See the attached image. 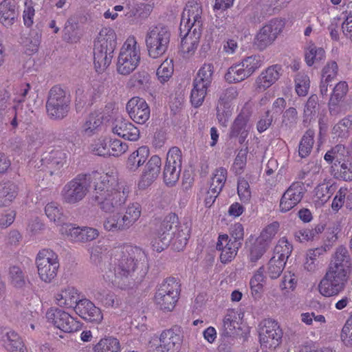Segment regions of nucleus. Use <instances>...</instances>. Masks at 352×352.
<instances>
[{"mask_svg": "<svg viewBox=\"0 0 352 352\" xmlns=\"http://www.w3.org/2000/svg\"><path fill=\"white\" fill-rule=\"evenodd\" d=\"M116 252L111 283L121 289H133L142 282L148 272L146 254L131 245L120 247Z\"/></svg>", "mask_w": 352, "mask_h": 352, "instance_id": "f257e3e1", "label": "nucleus"}, {"mask_svg": "<svg viewBox=\"0 0 352 352\" xmlns=\"http://www.w3.org/2000/svg\"><path fill=\"white\" fill-rule=\"evenodd\" d=\"M129 192L130 188L127 185L118 183L107 175H99L98 180L94 184L92 199L103 212H113L125 204Z\"/></svg>", "mask_w": 352, "mask_h": 352, "instance_id": "f03ea898", "label": "nucleus"}, {"mask_svg": "<svg viewBox=\"0 0 352 352\" xmlns=\"http://www.w3.org/2000/svg\"><path fill=\"white\" fill-rule=\"evenodd\" d=\"M98 173L79 174L68 182L60 191L63 204L76 206L82 201L98 180Z\"/></svg>", "mask_w": 352, "mask_h": 352, "instance_id": "7ed1b4c3", "label": "nucleus"}, {"mask_svg": "<svg viewBox=\"0 0 352 352\" xmlns=\"http://www.w3.org/2000/svg\"><path fill=\"white\" fill-rule=\"evenodd\" d=\"M116 45L114 30L110 28H102L94 41V61L97 72L102 73L110 65Z\"/></svg>", "mask_w": 352, "mask_h": 352, "instance_id": "20e7f679", "label": "nucleus"}, {"mask_svg": "<svg viewBox=\"0 0 352 352\" xmlns=\"http://www.w3.org/2000/svg\"><path fill=\"white\" fill-rule=\"evenodd\" d=\"M70 103V94L60 87L54 86L48 93L46 102L47 116L52 120H63L69 111Z\"/></svg>", "mask_w": 352, "mask_h": 352, "instance_id": "39448f33", "label": "nucleus"}, {"mask_svg": "<svg viewBox=\"0 0 352 352\" xmlns=\"http://www.w3.org/2000/svg\"><path fill=\"white\" fill-rule=\"evenodd\" d=\"M214 72V65L211 63H205L199 69L190 93V102L194 107L197 108L203 104L213 80Z\"/></svg>", "mask_w": 352, "mask_h": 352, "instance_id": "423d86ee", "label": "nucleus"}, {"mask_svg": "<svg viewBox=\"0 0 352 352\" xmlns=\"http://www.w3.org/2000/svg\"><path fill=\"white\" fill-rule=\"evenodd\" d=\"M140 60V47L135 37H129L120 50L117 63V71L122 75H129L138 67Z\"/></svg>", "mask_w": 352, "mask_h": 352, "instance_id": "0eeeda50", "label": "nucleus"}, {"mask_svg": "<svg viewBox=\"0 0 352 352\" xmlns=\"http://www.w3.org/2000/svg\"><path fill=\"white\" fill-rule=\"evenodd\" d=\"M170 40V32L166 26L158 25L147 33L146 45L148 55L157 58L167 51Z\"/></svg>", "mask_w": 352, "mask_h": 352, "instance_id": "6e6552de", "label": "nucleus"}, {"mask_svg": "<svg viewBox=\"0 0 352 352\" xmlns=\"http://www.w3.org/2000/svg\"><path fill=\"white\" fill-rule=\"evenodd\" d=\"M37 272L41 280L45 283H51L57 276L59 269L58 255L52 250L43 249L36 258Z\"/></svg>", "mask_w": 352, "mask_h": 352, "instance_id": "1a4fd4ad", "label": "nucleus"}, {"mask_svg": "<svg viewBox=\"0 0 352 352\" xmlns=\"http://www.w3.org/2000/svg\"><path fill=\"white\" fill-rule=\"evenodd\" d=\"M285 27L284 22L279 19H273L266 23L255 35L254 45L260 51L272 45Z\"/></svg>", "mask_w": 352, "mask_h": 352, "instance_id": "9d476101", "label": "nucleus"}, {"mask_svg": "<svg viewBox=\"0 0 352 352\" xmlns=\"http://www.w3.org/2000/svg\"><path fill=\"white\" fill-rule=\"evenodd\" d=\"M177 217L175 214L167 216L160 224L155 236L151 241L154 250L160 252L168 246L175 230L177 228Z\"/></svg>", "mask_w": 352, "mask_h": 352, "instance_id": "9b49d317", "label": "nucleus"}, {"mask_svg": "<svg viewBox=\"0 0 352 352\" xmlns=\"http://www.w3.org/2000/svg\"><path fill=\"white\" fill-rule=\"evenodd\" d=\"M181 150L176 146L170 148L163 170V179L168 186H173L178 182L182 170Z\"/></svg>", "mask_w": 352, "mask_h": 352, "instance_id": "f8f14e48", "label": "nucleus"}, {"mask_svg": "<svg viewBox=\"0 0 352 352\" xmlns=\"http://www.w3.org/2000/svg\"><path fill=\"white\" fill-rule=\"evenodd\" d=\"M282 336L283 331L277 322L272 319H265L261 322L259 338L263 348L276 349L280 344Z\"/></svg>", "mask_w": 352, "mask_h": 352, "instance_id": "ddd939ff", "label": "nucleus"}, {"mask_svg": "<svg viewBox=\"0 0 352 352\" xmlns=\"http://www.w3.org/2000/svg\"><path fill=\"white\" fill-rule=\"evenodd\" d=\"M47 321L65 333L78 331L81 328L79 321L76 320L68 313L58 308H50L46 312Z\"/></svg>", "mask_w": 352, "mask_h": 352, "instance_id": "4468645a", "label": "nucleus"}, {"mask_svg": "<svg viewBox=\"0 0 352 352\" xmlns=\"http://www.w3.org/2000/svg\"><path fill=\"white\" fill-rule=\"evenodd\" d=\"M202 8L197 3L186 4L182 15L179 31L180 36L184 32L190 29V31L201 32L202 27Z\"/></svg>", "mask_w": 352, "mask_h": 352, "instance_id": "2eb2a0df", "label": "nucleus"}, {"mask_svg": "<svg viewBox=\"0 0 352 352\" xmlns=\"http://www.w3.org/2000/svg\"><path fill=\"white\" fill-rule=\"evenodd\" d=\"M305 187L301 182L293 183L284 192L280 201V210L286 212L294 208L302 200Z\"/></svg>", "mask_w": 352, "mask_h": 352, "instance_id": "dca6fc26", "label": "nucleus"}, {"mask_svg": "<svg viewBox=\"0 0 352 352\" xmlns=\"http://www.w3.org/2000/svg\"><path fill=\"white\" fill-rule=\"evenodd\" d=\"M126 109L129 117L138 124L145 123L150 117V108L144 99L133 97L126 105Z\"/></svg>", "mask_w": 352, "mask_h": 352, "instance_id": "f3484780", "label": "nucleus"}, {"mask_svg": "<svg viewBox=\"0 0 352 352\" xmlns=\"http://www.w3.org/2000/svg\"><path fill=\"white\" fill-rule=\"evenodd\" d=\"M161 165L162 161L159 156L153 155L150 158L139 181L140 189H146L153 183L160 174Z\"/></svg>", "mask_w": 352, "mask_h": 352, "instance_id": "a211bd4d", "label": "nucleus"}, {"mask_svg": "<svg viewBox=\"0 0 352 352\" xmlns=\"http://www.w3.org/2000/svg\"><path fill=\"white\" fill-rule=\"evenodd\" d=\"M76 313L82 319L99 323L102 320L101 310L88 299H82L74 307Z\"/></svg>", "mask_w": 352, "mask_h": 352, "instance_id": "6ab92c4d", "label": "nucleus"}, {"mask_svg": "<svg viewBox=\"0 0 352 352\" xmlns=\"http://www.w3.org/2000/svg\"><path fill=\"white\" fill-rule=\"evenodd\" d=\"M241 243L232 241L227 234L219 235L217 243V249L221 251L220 259L223 263L231 261L236 255Z\"/></svg>", "mask_w": 352, "mask_h": 352, "instance_id": "aec40b11", "label": "nucleus"}, {"mask_svg": "<svg viewBox=\"0 0 352 352\" xmlns=\"http://www.w3.org/2000/svg\"><path fill=\"white\" fill-rule=\"evenodd\" d=\"M282 67L279 65L268 67L263 71L256 80V89L258 91H264L274 84L280 78Z\"/></svg>", "mask_w": 352, "mask_h": 352, "instance_id": "412c9836", "label": "nucleus"}, {"mask_svg": "<svg viewBox=\"0 0 352 352\" xmlns=\"http://www.w3.org/2000/svg\"><path fill=\"white\" fill-rule=\"evenodd\" d=\"M67 153L65 151L56 148L44 154L42 161L49 169L50 175H54L66 164Z\"/></svg>", "mask_w": 352, "mask_h": 352, "instance_id": "4be33fe9", "label": "nucleus"}, {"mask_svg": "<svg viewBox=\"0 0 352 352\" xmlns=\"http://www.w3.org/2000/svg\"><path fill=\"white\" fill-rule=\"evenodd\" d=\"M113 133L130 141L139 139L140 131L131 122L123 118H117L112 129Z\"/></svg>", "mask_w": 352, "mask_h": 352, "instance_id": "5701e85b", "label": "nucleus"}, {"mask_svg": "<svg viewBox=\"0 0 352 352\" xmlns=\"http://www.w3.org/2000/svg\"><path fill=\"white\" fill-rule=\"evenodd\" d=\"M160 346L157 351L162 352H177L180 348L182 338L173 329L164 331L160 338Z\"/></svg>", "mask_w": 352, "mask_h": 352, "instance_id": "b1692460", "label": "nucleus"}, {"mask_svg": "<svg viewBox=\"0 0 352 352\" xmlns=\"http://www.w3.org/2000/svg\"><path fill=\"white\" fill-rule=\"evenodd\" d=\"M201 32L190 31V29L183 32L181 41V52L185 57L194 54L199 43Z\"/></svg>", "mask_w": 352, "mask_h": 352, "instance_id": "393cba45", "label": "nucleus"}, {"mask_svg": "<svg viewBox=\"0 0 352 352\" xmlns=\"http://www.w3.org/2000/svg\"><path fill=\"white\" fill-rule=\"evenodd\" d=\"M55 302L59 307H74L80 301L78 290L73 287H67L55 294Z\"/></svg>", "mask_w": 352, "mask_h": 352, "instance_id": "a878e982", "label": "nucleus"}, {"mask_svg": "<svg viewBox=\"0 0 352 352\" xmlns=\"http://www.w3.org/2000/svg\"><path fill=\"white\" fill-rule=\"evenodd\" d=\"M248 120L249 116L247 113L244 112L239 113L231 126L230 138H239V142L243 144L248 133Z\"/></svg>", "mask_w": 352, "mask_h": 352, "instance_id": "bb28decb", "label": "nucleus"}, {"mask_svg": "<svg viewBox=\"0 0 352 352\" xmlns=\"http://www.w3.org/2000/svg\"><path fill=\"white\" fill-rule=\"evenodd\" d=\"M19 15L14 0H3L0 3V22L6 27L11 26Z\"/></svg>", "mask_w": 352, "mask_h": 352, "instance_id": "cd10ccee", "label": "nucleus"}, {"mask_svg": "<svg viewBox=\"0 0 352 352\" xmlns=\"http://www.w3.org/2000/svg\"><path fill=\"white\" fill-rule=\"evenodd\" d=\"M1 342L8 351L28 352L22 338L14 331H9L3 333Z\"/></svg>", "mask_w": 352, "mask_h": 352, "instance_id": "c85d7f7f", "label": "nucleus"}, {"mask_svg": "<svg viewBox=\"0 0 352 352\" xmlns=\"http://www.w3.org/2000/svg\"><path fill=\"white\" fill-rule=\"evenodd\" d=\"M331 249V245L324 244L321 247L307 250L306 253L304 268L308 272H314L318 270V258L324 255Z\"/></svg>", "mask_w": 352, "mask_h": 352, "instance_id": "c756f323", "label": "nucleus"}, {"mask_svg": "<svg viewBox=\"0 0 352 352\" xmlns=\"http://www.w3.org/2000/svg\"><path fill=\"white\" fill-rule=\"evenodd\" d=\"M350 265L351 263L349 252L345 247L341 245L336 248L328 267L340 269V270L351 272Z\"/></svg>", "mask_w": 352, "mask_h": 352, "instance_id": "7c9ffc66", "label": "nucleus"}, {"mask_svg": "<svg viewBox=\"0 0 352 352\" xmlns=\"http://www.w3.org/2000/svg\"><path fill=\"white\" fill-rule=\"evenodd\" d=\"M350 157L346 147L342 144H338L326 153L324 159L331 166H338Z\"/></svg>", "mask_w": 352, "mask_h": 352, "instance_id": "2f4dec72", "label": "nucleus"}, {"mask_svg": "<svg viewBox=\"0 0 352 352\" xmlns=\"http://www.w3.org/2000/svg\"><path fill=\"white\" fill-rule=\"evenodd\" d=\"M149 153V148L147 146L139 147L129 156L126 168L131 171L137 170L147 160Z\"/></svg>", "mask_w": 352, "mask_h": 352, "instance_id": "473e14b6", "label": "nucleus"}, {"mask_svg": "<svg viewBox=\"0 0 352 352\" xmlns=\"http://www.w3.org/2000/svg\"><path fill=\"white\" fill-rule=\"evenodd\" d=\"M103 227L106 231L113 233L124 232L129 229L122 214L119 212L107 217L104 220Z\"/></svg>", "mask_w": 352, "mask_h": 352, "instance_id": "72a5a7b5", "label": "nucleus"}, {"mask_svg": "<svg viewBox=\"0 0 352 352\" xmlns=\"http://www.w3.org/2000/svg\"><path fill=\"white\" fill-rule=\"evenodd\" d=\"M180 284L175 278H168L164 280L158 287L155 295L171 296L173 298L179 299Z\"/></svg>", "mask_w": 352, "mask_h": 352, "instance_id": "f704fd0d", "label": "nucleus"}, {"mask_svg": "<svg viewBox=\"0 0 352 352\" xmlns=\"http://www.w3.org/2000/svg\"><path fill=\"white\" fill-rule=\"evenodd\" d=\"M18 194L17 186L11 182L0 184V206H8Z\"/></svg>", "mask_w": 352, "mask_h": 352, "instance_id": "c9c22d12", "label": "nucleus"}, {"mask_svg": "<svg viewBox=\"0 0 352 352\" xmlns=\"http://www.w3.org/2000/svg\"><path fill=\"white\" fill-rule=\"evenodd\" d=\"M103 116L101 113L93 112L89 114L82 125V132L85 135L91 136L97 133L102 124Z\"/></svg>", "mask_w": 352, "mask_h": 352, "instance_id": "e433bc0d", "label": "nucleus"}, {"mask_svg": "<svg viewBox=\"0 0 352 352\" xmlns=\"http://www.w3.org/2000/svg\"><path fill=\"white\" fill-rule=\"evenodd\" d=\"M331 173L336 179L346 182L352 181V157L338 166H331Z\"/></svg>", "mask_w": 352, "mask_h": 352, "instance_id": "4c0bfd02", "label": "nucleus"}, {"mask_svg": "<svg viewBox=\"0 0 352 352\" xmlns=\"http://www.w3.org/2000/svg\"><path fill=\"white\" fill-rule=\"evenodd\" d=\"M249 77L241 62L230 67L225 74V79L229 83L239 82Z\"/></svg>", "mask_w": 352, "mask_h": 352, "instance_id": "58836bf2", "label": "nucleus"}, {"mask_svg": "<svg viewBox=\"0 0 352 352\" xmlns=\"http://www.w3.org/2000/svg\"><path fill=\"white\" fill-rule=\"evenodd\" d=\"M318 291L324 297H332L338 296L344 289L324 276L318 284Z\"/></svg>", "mask_w": 352, "mask_h": 352, "instance_id": "ea45409f", "label": "nucleus"}, {"mask_svg": "<svg viewBox=\"0 0 352 352\" xmlns=\"http://www.w3.org/2000/svg\"><path fill=\"white\" fill-rule=\"evenodd\" d=\"M324 276L344 290L348 284L350 272L340 270V269L327 267Z\"/></svg>", "mask_w": 352, "mask_h": 352, "instance_id": "a19ab883", "label": "nucleus"}, {"mask_svg": "<svg viewBox=\"0 0 352 352\" xmlns=\"http://www.w3.org/2000/svg\"><path fill=\"white\" fill-rule=\"evenodd\" d=\"M348 90V85L345 81H341L334 87L329 102L330 111L334 109L339 102L344 98Z\"/></svg>", "mask_w": 352, "mask_h": 352, "instance_id": "79ce46f5", "label": "nucleus"}, {"mask_svg": "<svg viewBox=\"0 0 352 352\" xmlns=\"http://www.w3.org/2000/svg\"><path fill=\"white\" fill-rule=\"evenodd\" d=\"M120 342L114 338L101 339L92 349V352H118Z\"/></svg>", "mask_w": 352, "mask_h": 352, "instance_id": "37998d69", "label": "nucleus"}, {"mask_svg": "<svg viewBox=\"0 0 352 352\" xmlns=\"http://www.w3.org/2000/svg\"><path fill=\"white\" fill-rule=\"evenodd\" d=\"M142 208L139 204H130L122 214L123 218L129 228H131L140 219L141 216Z\"/></svg>", "mask_w": 352, "mask_h": 352, "instance_id": "c03bdc74", "label": "nucleus"}, {"mask_svg": "<svg viewBox=\"0 0 352 352\" xmlns=\"http://www.w3.org/2000/svg\"><path fill=\"white\" fill-rule=\"evenodd\" d=\"M264 63V57L259 54H254L243 58L241 63L249 76H252L256 70L260 68Z\"/></svg>", "mask_w": 352, "mask_h": 352, "instance_id": "a18cd8bd", "label": "nucleus"}, {"mask_svg": "<svg viewBox=\"0 0 352 352\" xmlns=\"http://www.w3.org/2000/svg\"><path fill=\"white\" fill-rule=\"evenodd\" d=\"M264 268L261 267L254 274L250 281L252 294L254 298H258L263 291V283L265 280Z\"/></svg>", "mask_w": 352, "mask_h": 352, "instance_id": "49530a36", "label": "nucleus"}, {"mask_svg": "<svg viewBox=\"0 0 352 352\" xmlns=\"http://www.w3.org/2000/svg\"><path fill=\"white\" fill-rule=\"evenodd\" d=\"M45 212L50 221H54L57 225L62 226L64 223V216L62 208L56 202H50L45 207Z\"/></svg>", "mask_w": 352, "mask_h": 352, "instance_id": "de8ad7c7", "label": "nucleus"}, {"mask_svg": "<svg viewBox=\"0 0 352 352\" xmlns=\"http://www.w3.org/2000/svg\"><path fill=\"white\" fill-rule=\"evenodd\" d=\"M314 131L310 129L303 135L298 148V153L301 157H306L310 154L314 143Z\"/></svg>", "mask_w": 352, "mask_h": 352, "instance_id": "09e8293b", "label": "nucleus"}, {"mask_svg": "<svg viewBox=\"0 0 352 352\" xmlns=\"http://www.w3.org/2000/svg\"><path fill=\"white\" fill-rule=\"evenodd\" d=\"M227 170L225 168L220 167L215 170L211 179L210 186V190H214L220 192L227 179Z\"/></svg>", "mask_w": 352, "mask_h": 352, "instance_id": "8fccbe9b", "label": "nucleus"}, {"mask_svg": "<svg viewBox=\"0 0 352 352\" xmlns=\"http://www.w3.org/2000/svg\"><path fill=\"white\" fill-rule=\"evenodd\" d=\"M292 252V245L285 237L280 239L274 248V252L276 258L286 262Z\"/></svg>", "mask_w": 352, "mask_h": 352, "instance_id": "3c124183", "label": "nucleus"}, {"mask_svg": "<svg viewBox=\"0 0 352 352\" xmlns=\"http://www.w3.org/2000/svg\"><path fill=\"white\" fill-rule=\"evenodd\" d=\"M325 57V52L323 48L318 47L311 43L309 45L305 53V60L309 66H311L315 63L319 62Z\"/></svg>", "mask_w": 352, "mask_h": 352, "instance_id": "603ef678", "label": "nucleus"}, {"mask_svg": "<svg viewBox=\"0 0 352 352\" xmlns=\"http://www.w3.org/2000/svg\"><path fill=\"white\" fill-rule=\"evenodd\" d=\"M268 243L262 239H257L252 245L250 250V260L252 263L256 262L260 259L266 252Z\"/></svg>", "mask_w": 352, "mask_h": 352, "instance_id": "864d4df0", "label": "nucleus"}, {"mask_svg": "<svg viewBox=\"0 0 352 352\" xmlns=\"http://www.w3.org/2000/svg\"><path fill=\"white\" fill-rule=\"evenodd\" d=\"M318 108V98L315 94L311 95L308 98L304 108L303 118L304 122L311 120L316 116Z\"/></svg>", "mask_w": 352, "mask_h": 352, "instance_id": "5fc2aeb1", "label": "nucleus"}, {"mask_svg": "<svg viewBox=\"0 0 352 352\" xmlns=\"http://www.w3.org/2000/svg\"><path fill=\"white\" fill-rule=\"evenodd\" d=\"M298 112L294 107H289L283 113L281 128L288 130L294 128L298 122Z\"/></svg>", "mask_w": 352, "mask_h": 352, "instance_id": "6e6d98bb", "label": "nucleus"}, {"mask_svg": "<svg viewBox=\"0 0 352 352\" xmlns=\"http://www.w3.org/2000/svg\"><path fill=\"white\" fill-rule=\"evenodd\" d=\"M97 298L107 307H118L121 304V300L113 293L103 290L97 293Z\"/></svg>", "mask_w": 352, "mask_h": 352, "instance_id": "4d7b16f0", "label": "nucleus"}, {"mask_svg": "<svg viewBox=\"0 0 352 352\" xmlns=\"http://www.w3.org/2000/svg\"><path fill=\"white\" fill-rule=\"evenodd\" d=\"M155 302L157 306L164 311H171L178 300L170 296L155 295Z\"/></svg>", "mask_w": 352, "mask_h": 352, "instance_id": "13d9d810", "label": "nucleus"}, {"mask_svg": "<svg viewBox=\"0 0 352 352\" xmlns=\"http://www.w3.org/2000/svg\"><path fill=\"white\" fill-rule=\"evenodd\" d=\"M296 91L299 96H305L309 89L310 80L309 76L304 73H298L295 78Z\"/></svg>", "mask_w": 352, "mask_h": 352, "instance_id": "bf43d9fd", "label": "nucleus"}, {"mask_svg": "<svg viewBox=\"0 0 352 352\" xmlns=\"http://www.w3.org/2000/svg\"><path fill=\"white\" fill-rule=\"evenodd\" d=\"M283 260L276 258V256H274L269 261L267 266V274L271 278H278L282 273L285 265Z\"/></svg>", "mask_w": 352, "mask_h": 352, "instance_id": "052dcab7", "label": "nucleus"}, {"mask_svg": "<svg viewBox=\"0 0 352 352\" xmlns=\"http://www.w3.org/2000/svg\"><path fill=\"white\" fill-rule=\"evenodd\" d=\"M81 229L82 228L74 227L72 224L63 223L60 228V232L66 235L71 241L80 242Z\"/></svg>", "mask_w": 352, "mask_h": 352, "instance_id": "680f3d73", "label": "nucleus"}, {"mask_svg": "<svg viewBox=\"0 0 352 352\" xmlns=\"http://www.w3.org/2000/svg\"><path fill=\"white\" fill-rule=\"evenodd\" d=\"M63 32V39L67 42H76L78 38L77 35V24L74 23L72 19L67 21Z\"/></svg>", "mask_w": 352, "mask_h": 352, "instance_id": "e2e57ef3", "label": "nucleus"}, {"mask_svg": "<svg viewBox=\"0 0 352 352\" xmlns=\"http://www.w3.org/2000/svg\"><path fill=\"white\" fill-rule=\"evenodd\" d=\"M91 151L94 154L99 156H108L109 155V140L104 138L96 140L91 144Z\"/></svg>", "mask_w": 352, "mask_h": 352, "instance_id": "0e129e2a", "label": "nucleus"}, {"mask_svg": "<svg viewBox=\"0 0 352 352\" xmlns=\"http://www.w3.org/2000/svg\"><path fill=\"white\" fill-rule=\"evenodd\" d=\"M351 125L352 122L349 118H343L333 126L332 133L337 137L346 138Z\"/></svg>", "mask_w": 352, "mask_h": 352, "instance_id": "69168bd1", "label": "nucleus"}, {"mask_svg": "<svg viewBox=\"0 0 352 352\" xmlns=\"http://www.w3.org/2000/svg\"><path fill=\"white\" fill-rule=\"evenodd\" d=\"M10 279L11 283L16 287L21 288L25 283L23 271L17 266H12L10 268Z\"/></svg>", "mask_w": 352, "mask_h": 352, "instance_id": "338daca9", "label": "nucleus"}, {"mask_svg": "<svg viewBox=\"0 0 352 352\" xmlns=\"http://www.w3.org/2000/svg\"><path fill=\"white\" fill-rule=\"evenodd\" d=\"M173 73V66L167 61L162 63L157 69L156 75L162 83L167 82Z\"/></svg>", "mask_w": 352, "mask_h": 352, "instance_id": "774afa93", "label": "nucleus"}]
</instances>
